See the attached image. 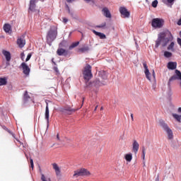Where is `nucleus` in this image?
<instances>
[{
  "label": "nucleus",
  "mask_w": 181,
  "mask_h": 181,
  "mask_svg": "<svg viewBox=\"0 0 181 181\" xmlns=\"http://www.w3.org/2000/svg\"><path fill=\"white\" fill-rule=\"evenodd\" d=\"M172 40H173V35H172V33H170L169 30H166L158 35L155 47L156 49H158L159 46L166 47V46H168V43L172 42Z\"/></svg>",
  "instance_id": "obj_1"
},
{
  "label": "nucleus",
  "mask_w": 181,
  "mask_h": 181,
  "mask_svg": "<svg viewBox=\"0 0 181 181\" xmlns=\"http://www.w3.org/2000/svg\"><path fill=\"white\" fill-rule=\"evenodd\" d=\"M56 37H57V28L52 26L47 35V42L49 46H52V42H54Z\"/></svg>",
  "instance_id": "obj_2"
},
{
  "label": "nucleus",
  "mask_w": 181,
  "mask_h": 181,
  "mask_svg": "<svg viewBox=\"0 0 181 181\" xmlns=\"http://www.w3.org/2000/svg\"><path fill=\"white\" fill-rule=\"evenodd\" d=\"M91 173L88 171V170L82 168L81 169L76 170L74 171V177H86L90 176Z\"/></svg>",
  "instance_id": "obj_3"
},
{
  "label": "nucleus",
  "mask_w": 181,
  "mask_h": 181,
  "mask_svg": "<svg viewBox=\"0 0 181 181\" xmlns=\"http://www.w3.org/2000/svg\"><path fill=\"white\" fill-rule=\"evenodd\" d=\"M160 126L167 133L168 139H173V132L170 128H169L168 124H166L163 120H160Z\"/></svg>",
  "instance_id": "obj_4"
},
{
  "label": "nucleus",
  "mask_w": 181,
  "mask_h": 181,
  "mask_svg": "<svg viewBox=\"0 0 181 181\" xmlns=\"http://www.w3.org/2000/svg\"><path fill=\"white\" fill-rule=\"evenodd\" d=\"M83 78L85 80H90L93 78V74L91 73V65L86 64L83 71Z\"/></svg>",
  "instance_id": "obj_5"
},
{
  "label": "nucleus",
  "mask_w": 181,
  "mask_h": 181,
  "mask_svg": "<svg viewBox=\"0 0 181 181\" xmlns=\"http://www.w3.org/2000/svg\"><path fill=\"white\" fill-rule=\"evenodd\" d=\"M151 26L155 29H160L163 26V20L160 18H153L151 21Z\"/></svg>",
  "instance_id": "obj_6"
},
{
  "label": "nucleus",
  "mask_w": 181,
  "mask_h": 181,
  "mask_svg": "<svg viewBox=\"0 0 181 181\" xmlns=\"http://www.w3.org/2000/svg\"><path fill=\"white\" fill-rule=\"evenodd\" d=\"M17 45L18 47H20V49L25 47V45H26V40H25V35H23L18 37Z\"/></svg>",
  "instance_id": "obj_7"
},
{
  "label": "nucleus",
  "mask_w": 181,
  "mask_h": 181,
  "mask_svg": "<svg viewBox=\"0 0 181 181\" xmlns=\"http://www.w3.org/2000/svg\"><path fill=\"white\" fill-rule=\"evenodd\" d=\"M21 67L23 69V74H25V76H26L28 77V76H29V74H30V68H29V66H28V64L25 62L21 63V66H20V69Z\"/></svg>",
  "instance_id": "obj_8"
},
{
  "label": "nucleus",
  "mask_w": 181,
  "mask_h": 181,
  "mask_svg": "<svg viewBox=\"0 0 181 181\" xmlns=\"http://www.w3.org/2000/svg\"><path fill=\"white\" fill-rule=\"evenodd\" d=\"M107 81H101L100 78L95 79L93 83L92 86L94 87H96V88H98V87H102V86H106Z\"/></svg>",
  "instance_id": "obj_9"
},
{
  "label": "nucleus",
  "mask_w": 181,
  "mask_h": 181,
  "mask_svg": "<svg viewBox=\"0 0 181 181\" xmlns=\"http://www.w3.org/2000/svg\"><path fill=\"white\" fill-rule=\"evenodd\" d=\"M59 111H61V112H64L66 114H68V115H71V114H73V112H76L77 110L73 109L70 107H65L60 108Z\"/></svg>",
  "instance_id": "obj_10"
},
{
  "label": "nucleus",
  "mask_w": 181,
  "mask_h": 181,
  "mask_svg": "<svg viewBox=\"0 0 181 181\" xmlns=\"http://www.w3.org/2000/svg\"><path fill=\"white\" fill-rule=\"evenodd\" d=\"M46 103V107H45V118L47 121V131L49 129V118L50 117L49 115V103L47 101Z\"/></svg>",
  "instance_id": "obj_11"
},
{
  "label": "nucleus",
  "mask_w": 181,
  "mask_h": 181,
  "mask_svg": "<svg viewBox=\"0 0 181 181\" xmlns=\"http://www.w3.org/2000/svg\"><path fill=\"white\" fill-rule=\"evenodd\" d=\"M119 12H120L121 15H122L123 18H129V16L131 15L129 11H128L127 8H125V7H120Z\"/></svg>",
  "instance_id": "obj_12"
},
{
  "label": "nucleus",
  "mask_w": 181,
  "mask_h": 181,
  "mask_svg": "<svg viewBox=\"0 0 181 181\" xmlns=\"http://www.w3.org/2000/svg\"><path fill=\"white\" fill-rule=\"evenodd\" d=\"M98 76L101 78V80H103V81H107V80L108 79V73H107V71H100L98 72Z\"/></svg>",
  "instance_id": "obj_13"
},
{
  "label": "nucleus",
  "mask_w": 181,
  "mask_h": 181,
  "mask_svg": "<svg viewBox=\"0 0 181 181\" xmlns=\"http://www.w3.org/2000/svg\"><path fill=\"white\" fill-rule=\"evenodd\" d=\"M143 66L144 68V74L146 75V79L151 81V72H149V69H148V65L146 64V62H144Z\"/></svg>",
  "instance_id": "obj_14"
},
{
  "label": "nucleus",
  "mask_w": 181,
  "mask_h": 181,
  "mask_svg": "<svg viewBox=\"0 0 181 181\" xmlns=\"http://www.w3.org/2000/svg\"><path fill=\"white\" fill-rule=\"evenodd\" d=\"M132 151L136 155L138 153V151H139V144L136 140H134L133 144H132Z\"/></svg>",
  "instance_id": "obj_15"
},
{
  "label": "nucleus",
  "mask_w": 181,
  "mask_h": 181,
  "mask_svg": "<svg viewBox=\"0 0 181 181\" xmlns=\"http://www.w3.org/2000/svg\"><path fill=\"white\" fill-rule=\"evenodd\" d=\"M102 12L103 13V15L104 16H105V18L111 19V18L112 17V16H111V12H110V10L107 7L103 8L102 9Z\"/></svg>",
  "instance_id": "obj_16"
},
{
  "label": "nucleus",
  "mask_w": 181,
  "mask_h": 181,
  "mask_svg": "<svg viewBox=\"0 0 181 181\" xmlns=\"http://www.w3.org/2000/svg\"><path fill=\"white\" fill-rule=\"evenodd\" d=\"M2 54L5 57L6 62H11V59H12V56L11 55L10 52L3 49Z\"/></svg>",
  "instance_id": "obj_17"
},
{
  "label": "nucleus",
  "mask_w": 181,
  "mask_h": 181,
  "mask_svg": "<svg viewBox=\"0 0 181 181\" xmlns=\"http://www.w3.org/2000/svg\"><path fill=\"white\" fill-rule=\"evenodd\" d=\"M36 9V0H30V5H29V11L31 12H34Z\"/></svg>",
  "instance_id": "obj_18"
},
{
  "label": "nucleus",
  "mask_w": 181,
  "mask_h": 181,
  "mask_svg": "<svg viewBox=\"0 0 181 181\" xmlns=\"http://www.w3.org/2000/svg\"><path fill=\"white\" fill-rule=\"evenodd\" d=\"M167 67L169 70H175V69H176V67H177V63L173 62H170L168 63Z\"/></svg>",
  "instance_id": "obj_19"
},
{
  "label": "nucleus",
  "mask_w": 181,
  "mask_h": 181,
  "mask_svg": "<svg viewBox=\"0 0 181 181\" xmlns=\"http://www.w3.org/2000/svg\"><path fill=\"white\" fill-rule=\"evenodd\" d=\"M57 54H58V56H66L67 50L63 48H59L57 50Z\"/></svg>",
  "instance_id": "obj_20"
},
{
  "label": "nucleus",
  "mask_w": 181,
  "mask_h": 181,
  "mask_svg": "<svg viewBox=\"0 0 181 181\" xmlns=\"http://www.w3.org/2000/svg\"><path fill=\"white\" fill-rule=\"evenodd\" d=\"M92 32L96 35L100 37V39H107V36L105 34L100 32H97L95 30H93Z\"/></svg>",
  "instance_id": "obj_21"
},
{
  "label": "nucleus",
  "mask_w": 181,
  "mask_h": 181,
  "mask_svg": "<svg viewBox=\"0 0 181 181\" xmlns=\"http://www.w3.org/2000/svg\"><path fill=\"white\" fill-rule=\"evenodd\" d=\"M52 166H53V169L54 170L57 176H60V175H61L60 168H59V165H57V163H53Z\"/></svg>",
  "instance_id": "obj_22"
},
{
  "label": "nucleus",
  "mask_w": 181,
  "mask_h": 181,
  "mask_svg": "<svg viewBox=\"0 0 181 181\" xmlns=\"http://www.w3.org/2000/svg\"><path fill=\"white\" fill-rule=\"evenodd\" d=\"M4 30L6 33H11V32H12L11 25L8 23L5 24L4 25Z\"/></svg>",
  "instance_id": "obj_23"
},
{
  "label": "nucleus",
  "mask_w": 181,
  "mask_h": 181,
  "mask_svg": "<svg viewBox=\"0 0 181 181\" xmlns=\"http://www.w3.org/2000/svg\"><path fill=\"white\" fill-rule=\"evenodd\" d=\"M88 50H90V47L87 45L78 49V52L81 53H86V52H88Z\"/></svg>",
  "instance_id": "obj_24"
},
{
  "label": "nucleus",
  "mask_w": 181,
  "mask_h": 181,
  "mask_svg": "<svg viewBox=\"0 0 181 181\" xmlns=\"http://www.w3.org/2000/svg\"><path fill=\"white\" fill-rule=\"evenodd\" d=\"M29 100H30V96H29V95L28 94V91H25L23 96L24 104H25V103H28Z\"/></svg>",
  "instance_id": "obj_25"
},
{
  "label": "nucleus",
  "mask_w": 181,
  "mask_h": 181,
  "mask_svg": "<svg viewBox=\"0 0 181 181\" xmlns=\"http://www.w3.org/2000/svg\"><path fill=\"white\" fill-rule=\"evenodd\" d=\"M8 79L6 78H0V86H6Z\"/></svg>",
  "instance_id": "obj_26"
},
{
  "label": "nucleus",
  "mask_w": 181,
  "mask_h": 181,
  "mask_svg": "<svg viewBox=\"0 0 181 181\" xmlns=\"http://www.w3.org/2000/svg\"><path fill=\"white\" fill-rule=\"evenodd\" d=\"M124 159L127 160V162H131V160H132V154L131 153L126 154Z\"/></svg>",
  "instance_id": "obj_27"
},
{
  "label": "nucleus",
  "mask_w": 181,
  "mask_h": 181,
  "mask_svg": "<svg viewBox=\"0 0 181 181\" xmlns=\"http://www.w3.org/2000/svg\"><path fill=\"white\" fill-rule=\"evenodd\" d=\"M175 80H177V76H176V75H174L169 78V81L168 83V87H170V83H172V81H175Z\"/></svg>",
  "instance_id": "obj_28"
},
{
  "label": "nucleus",
  "mask_w": 181,
  "mask_h": 181,
  "mask_svg": "<svg viewBox=\"0 0 181 181\" xmlns=\"http://www.w3.org/2000/svg\"><path fill=\"white\" fill-rule=\"evenodd\" d=\"M175 42H171L170 44L168 47V50H171V52H175Z\"/></svg>",
  "instance_id": "obj_29"
},
{
  "label": "nucleus",
  "mask_w": 181,
  "mask_h": 181,
  "mask_svg": "<svg viewBox=\"0 0 181 181\" xmlns=\"http://www.w3.org/2000/svg\"><path fill=\"white\" fill-rule=\"evenodd\" d=\"M80 45V42H73L69 47V50H72V49H74V47H77V46Z\"/></svg>",
  "instance_id": "obj_30"
},
{
  "label": "nucleus",
  "mask_w": 181,
  "mask_h": 181,
  "mask_svg": "<svg viewBox=\"0 0 181 181\" xmlns=\"http://www.w3.org/2000/svg\"><path fill=\"white\" fill-rule=\"evenodd\" d=\"M172 115H173V118H175V119H176V121H177L178 122H180L181 115H179L176 113H173Z\"/></svg>",
  "instance_id": "obj_31"
},
{
  "label": "nucleus",
  "mask_w": 181,
  "mask_h": 181,
  "mask_svg": "<svg viewBox=\"0 0 181 181\" xmlns=\"http://www.w3.org/2000/svg\"><path fill=\"white\" fill-rule=\"evenodd\" d=\"M66 8L68 9V13H69V15H71V16L74 18V19H76V16H74V13L70 11V7H69V5L66 4Z\"/></svg>",
  "instance_id": "obj_32"
},
{
  "label": "nucleus",
  "mask_w": 181,
  "mask_h": 181,
  "mask_svg": "<svg viewBox=\"0 0 181 181\" xmlns=\"http://www.w3.org/2000/svg\"><path fill=\"white\" fill-rule=\"evenodd\" d=\"M175 74H176L175 76H176L177 80H181V72H180V71L176 69L175 70Z\"/></svg>",
  "instance_id": "obj_33"
},
{
  "label": "nucleus",
  "mask_w": 181,
  "mask_h": 181,
  "mask_svg": "<svg viewBox=\"0 0 181 181\" xmlns=\"http://www.w3.org/2000/svg\"><path fill=\"white\" fill-rule=\"evenodd\" d=\"M164 57H167V59L172 57V52L168 51L164 52Z\"/></svg>",
  "instance_id": "obj_34"
},
{
  "label": "nucleus",
  "mask_w": 181,
  "mask_h": 181,
  "mask_svg": "<svg viewBox=\"0 0 181 181\" xmlns=\"http://www.w3.org/2000/svg\"><path fill=\"white\" fill-rule=\"evenodd\" d=\"M41 180H42V181H52L50 180V178L47 179L46 177L43 174L41 175Z\"/></svg>",
  "instance_id": "obj_35"
},
{
  "label": "nucleus",
  "mask_w": 181,
  "mask_h": 181,
  "mask_svg": "<svg viewBox=\"0 0 181 181\" xmlns=\"http://www.w3.org/2000/svg\"><path fill=\"white\" fill-rule=\"evenodd\" d=\"M151 6L156 8L158 6V0H154L151 4Z\"/></svg>",
  "instance_id": "obj_36"
},
{
  "label": "nucleus",
  "mask_w": 181,
  "mask_h": 181,
  "mask_svg": "<svg viewBox=\"0 0 181 181\" xmlns=\"http://www.w3.org/2000/svg\"><path fill=\"white\" fill-rule=\"evenodd\" d=\"M105 26H107V23H103L100 25H97L96 28H105Z\"/></svg>",
  "instance_id": "obj_37"
},
{
  "label": "nucleus",
  "mask_w": 181,
  "mask_h": 181,
  "mask_svg": "<svg viewBox=\"0 0 181 181\" xmlns=\"http://www.w3.org/2000/svg\"><path fill=\"white\" fill-rule=\"evenodd\" d=\"M167 1H168V6H169V5H170V6H172V5H173L175 4V0H167Z\"/></svg>",
  "instance_id": "obj_38"
},
{
  "label": "nucleus",
  "mask_w": 181,
  "mask_h": 181,
  "mask_svg": "<svg viewBox=\"0 0 181 181\" xmlns=\"http://www.w3.org/2000/svg\"><path fill=\"white\" fill-rule=\"evenodd\" d=\"M32 57V53H29L25 59V62H29Z\"/></svg>",
  "instance_id": "obj_39"
},
{
  "label": "nucleus",
  "mask_w": 181,
  "mask_h": 181,
  "mask_svg": "<svg viewBox=\"0 0 181 181\" xmlns=\"http://www.w3.org/2000/svg\"><path fill=\"white\" fill-rule=\"evenodd\" d=\"M142 158H143V160H145V147L144 146L142 148Z\"/></svg>",
  "instance_id": "obj_40"
},
{
  "label": "nucleus",
  "mask_w": 181,
  "mask_h": 181,
  "mask_svg": "<svg viewBox=\"0 0 181 181\" xmlns=\"http://www.w3.org/2000/svg\"><path fill=\"white\" fill-rule=\"evenodd\" d=\"M6 131H7V132H8V134H10V135H12V136L13 138H15V134L13 132H12V131H11V130H9L8 129H6Z\"/></svg>",
  "instance_id": "obj_41"
},
{
  "label": "nucleus",
  "mask_w": 181,
  "mask_h": 181,
  "mask_svg": "<svg viewBox=\"0 0 181 181\" xmlns=\"http://www.w3.org/2000/svg\"><path fill=\"white\" fill-rule=\"evenodd\" d=\"M30 166H31L32 169H33V166H34V165H33V159L30 158Z\"/></svg>",
  "instance_id": "obj_42"
},
{
  "label": "nucleus",
  "mask_w": 181,
  "mask_h": 181,
  "mask_svg": "<svg viewBox=\"0 0 181 181\" xmlns=\"http://www.w3.org/2000/svg\"><path fill=\"white\" fill-rule=\"evenodd\" d=\"M177 42L178 45L180 46V47H181V38L177 37Z\"/></svg>",
  "instance_id": "obj_43"
},
{
  "label": "nucleus",
  "mask_w": 181,
  "mask_h": 181,
  "mask_svg": "<svg viewBox=\"0 0 181 181\" xmlns=\"http://www.w3.org/2000/svg\"><path fill=\"white\" fill-rule=\"evenodd\" d=\"M86 1V4H90V2H91L92 4H94V1L93 0H84Z\"/></svg>",
  "instance_id": "obj_44"
},
{
  "label": "nucleus",
  "mask_w": 181,
  "mask_h": 181,
  "mask_svg": "<svg viewBox=\"0 0 181 181\" xmlns=\"http://www.w3.org/2000/svg\"><path fill=\"white\" fill-rule=\"evenodd\" d=\"M63 22H64V23H67L69 22V19H67L66 18H63Z\"/></svg>",
  "instance_id": "obj_45"
},
{
  "label": "nucleus",
  "mask_w": 181,
  "mask_h": 181,
  "mask_svg": "<svg viewBox=\"0 0 181 181\" xmlns=\"http://www.w3.org/2000/svg\"><path fill=\"white\" fill-rule=\"evenodd\" d=\"M21 59L23 60L25 59V53L24 52H22L21 54Z\"/></svg>",
  "instance_id": "obj_46"
},
{
  "label": "nucleus",
  "mask_w": 181,
  "mask_h": 181,
  "mask_svg": "<svg viewBox=\"0 0 181 181\" xmlns=\"http://www.w3.org/2000/svg\"><path fill=\"white\" fill-rule=\"evenodd\" d=\"M161 1H162V2H163V4H165V5L168 6V0H161Z\"/></svg>",
  "instance_id": "obj_47"
},
{
  "label": "nucleus",
  "mask_w": 181,
  "mask_h": 181,
  "mask_svg": "<svg viewBox=\"0 0 181 181\" xmlns=\"http://www.w3.org/2000/svg\"><path fill=\"white\" fill-rule=\"evenodd\" d=\"M68 4H71L72 2H74L76 0H66Z\"/></svg>",
  "instance_id": "obj_48"
},
{
  "label": "nucleus",
  "mask_w": 181,
  "mask_h": 181,
  "mask_svg": "<svg viewBox=\"0 0 181 181\" xmlns=\"http://www.w3.org/2000/svg\"><path fill=\"white\" fill-rule=\"evenodd\" d=\"M153 90H156V83H154L152 87Z\"/></svg>",
  "instance_id": "obj_49"
},
{
  "label": "nucleus",
  "mask_w": 181,
  "mask_h": 181,
  "mask_svg": "<svg viewBox=\"0 0 181 181\" xmlns=\"http://www.w3.org/2000/svg\"><path fill=\"white\" fill-rule=\"evenodd\" d=\"M153 78H155V77H156V74H155V71L154 70H153Z\"/></svg>",
  "instance_id": "obj_50"
},
{
  "label": "nucleus",
  "mask_w": 181,
  "mask_h": 181,
  "mask_svg": "<svg viewBox=\"0 0 181 181\" xmlns=\"http://www.w3.org/2000/svg\"><path fill=\"white\" fill-rule=\"evenodd\" d=\"M54 58H52V62L53 63V64H55V65H56V62H54Z\"/></svg>",
  "instance_id": "obj_51"
},
{
  "label": "nucleus",
  "mask_w": 181,
  "mask_h": 181,
  "mask_svg": "<svg viewBox=\"0 0 181 181\" xmlns=\"http://www.w3.org/2000/svg\"><path fill=\"white\" fill-rule=\"evenodd\" d=\"M9 62L10 61H6V64L7 66L10 65Z\"/></svg>",
  "instance_id": "obj_52"
},
{
  "label": "nucleus",
  "mask_w": 181,
  "mask_h": 181,
  "mask_svg": "<svg viewBox=\"0 0 181 181\" xmlns=\"http://www.w3.org/2000/svg\"><path fill=\"white\" fill-rule=\"evenodd\" d=\"M57 139H58V141H60V136H59V134H57Z\"/></svg>",
  "instance_id": "obj_53"
},
{
  "label": "nucleus",
  "mask_w": 181,
  "mask_h": 181,
  "mask_svg": "<svg viewBox=\"0 0 181 181\" xmlns=\"http://www.w3.org/2000/svg\"><path fill=\"white\" fill-rule=\"evenodd\" d=\"M131 118H132V121H134V114H131Z\"/></svg>",
  "instance_id": "obj_54"
},
{
  "label": "nucleus",
  "mask_w": 181,
  "mask_h": 181,
  "mask_svg": "<svg viewBox=\"0 0 181 181\" xmlns=\"http://www.w3.org/2000/svg\"><path fill=\"white\" fill-rule=\"evenodd\" d=\"M177 112H181V107H179V108H178Z\"/></svg>",
  "instance_id": "obj_55"
},
{
  "label": "nucleus",
  "mask_w": 181,
  "mask_h": 181,
  "mask_svg": "<svg viewBox=\"0 0 181 181\" xmlns=\"http://www.w3.org/2000/svg\"><path fill=\"white\" fill-rule=\"evenodd\" d=\"M97 108H98V106H96L94 109V111H97Z\"/></svg>",
  "instance_id": "obj_56"
},
{
  "label": "nucleus",
  "mask_w": 181,
  "mask_h": 181,
  "mask_svg": "<svg viewBox=\"0 0 181 181\" xmlns=\"http://www.w3.org/2000/svg\"><path fill=\"white\" fill-rule=\"evenodd\" d=\"M3 128L6 131V129H8V128H6V127L3 126Z\"/></svg>",
  "instance_id": "obj_57"
},
{
  "label": "nucleus",
  "mask_w": 181,
  "mask_h": 181,
  "mask_svg": "<svg viewBox=\"0 0 181 181\" xmlns=\"http://www.w3.org/2000/svg\"><path fill=\"white\" fill-rule=\"evenodd\" d=\"M25 157L27 158V159L29 158V156H28V155L26 154V153H25Z\"/></svg>",
  "instance_id": "obj_58"
},
{
  "label": "nucleus",
  "mask_w": 181,
  "mask_h": 181,
  "mask_svg": "<svg viewBox=\"0 0 181 181\" xmlns=\"http://www.w3.org/2000/svg\"><path fill=\"white\" fill-rule=\"evenodd\" d=\"M144 166H145V162L144 163Z\"/></svg>",
  "instance_id": "obj_59"
},
{
  "label": "nucleus",
  "mask_w": 181,
  "mask_h": 181,
  "mask_svg": "<svg viewBox=\"0 0 181 181\" xmlns=\"http://www.w3.org/2000/svg\"><path fill=\"white\" fill-rule=\"evenodd\" d=\"M103 107L100 108V110H103Z\"/></svg>",
  "instance_id": "obj_60"
},
{
  "label": "nucleus",
  "mask_w": 181,
  "mask_h": 181,
  "mask_svg": "<svg viewBox=\"0 0 181 181\" xmlns=\"http://www.w3.org/2000/svg\"><path fill=\"white\" fill-rule=\"evenodd\" d=\"M59 46H62V44H59Z\"/></svg>",
  "instance_id": "obj_61"
}]
</instances>
